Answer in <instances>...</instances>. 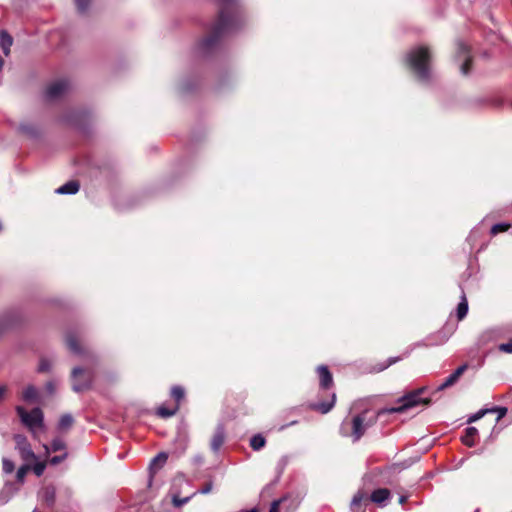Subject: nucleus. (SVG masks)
I'll return each instance as SVG.
<instances>
[{"mask_svg": "<svg viewBox=\"0 0 512 512\" xmlns=\"http://www.w3.org/2000/svg\"><path fill=\"white\" fill-rule=\"evenodd\" d=\"M212 490V483H207L203 488H201L198 492L201 494H208Z\"/></svg>", "mask_w": 512, "mask_h": 512, "instance_id": "42", "label": "nucleus"}, {"mask_svg": "<svg viewBox=\"0 0 512 512\" xmlns=\"http://www.w3.org/2000/svg\"><path fill=\"white\" fill-rule=\"evenodd\" d=\"M45 468H46V463L45 462H37L33 466V471L39 477V476H41L44 473Z\"/></svg>", "mask_w": 512, "mask_h": 512, "instance_id": "31", "label": "nucleus"}, {"mask_svg": "<svg viewBox=\"0 0 512 512\" xmlns=\"http://www.w3.org/2000/svg\"><path fill=\"white\" fill-rule=\"evenodd\" d=\"M30 469L29 465L21 466L17 471V479L18 481H23L25 475L27 474L28 470Z\"/></svg>", "mask_w": 512, "mask_h": 512, "instance_id": "36", "label": "nucleus"}, {"mask_svg": "<svg viewBox=\"0 0 512 512\" xmlns=\"http://www.w3.org/2000/svg\"><path fill=\"white\" fill-rule=\"evenodd\" d=\"M390 496V492L386 488H380L375 490L370 497V500L377 504H382L385 502Z\"/></svg>", "mask_w": 512, "mask_h": 512, "instance_id": "16", "label": "nucleus"}, {"mask_svg": "<svg viewBox=\"0 0 512 512\" xmlns=\"http://www.w3.org/2000/svg\"><path fill=\"white\" fill-rule=\"evenodd\" d=\"M5 393H6V387L5 386H0V399L3 398Z\"/></svg>", "mask_w": 512, "mask_h": 512, "instance_id": "45", "label": "nucleus"}, {"mask_svg": "<svg viewBox=\"0 0 512 512\" xmlns=\"http://www.w3.org/2000/svg\"><path fill=\"white\" fill-rule=\"evenodd\" d=\"M17 413L21 421L31 430L35 431L43 425V413L39 408H34L27 412L23 407H17Z\"/></svg>", "mask_w": 512, "mask_h": 512, "instance_id": "5", "label": "nucleus"}, {"mask_svg": "<svg viewBox=\"0 0 512 512\" xmlns=\"http://www.w3.org/2000/svg\"><path fill=\"white\" fill-rule=\"evenodd\" d=\"M456 56H457L458 60L463 61L461 68H460L461 73L463 75H468V73L470 71V64H471V57L469 55V47L463 42L458 43Z\"/></svg>", "mask_w": 512, "mask_h": 512, "instance_id": "9", "label": "nucleus"}, {"mask_svg": "<svg viewBox=\"0 0 512 512\" xmlns=\"http://www.w3.org/2000/svg\"><path fill=\"white\" fill-rule=\"evenodd\" d=\"M425 389L426 388L423 387V388H419L411 393H408L407 395L401 397L398 400V402L400 403L399 406L382 410L379 412V414H381V413H389V414L402 413V412H404L412 407H415L421 403H424V404L429 403L428 399H422L420 397L421 394H423V392L425 391Z\"/></svg>", "mask_w": 512, "mask_h": 512, "instance_id": "4", "label": "nucleus"}, {"mask_svg": "<svg viewBox=\"0 0 512 512\" xmlns=\"http://www.w3.org/2000/svg\"><path fill=\"white\" fill-rule=\"evenodd\" d=\"M509 228V225L508 224H495L492 228H491V233L493 235H496L500 232H504L506 230H508Z\"/></svg>", "mask_w": 512, "mask_h": 512, "instance_id": "33", "label": "nucleus"}, {"mask_svg": "<svg viewBox=\"0 0 512 512\" xmlns=\"http://www.w3.org/2000/svg\"><path fill=\"white\" fill-rule=\"evenodd\" d=\"M91 0H75L77 9L79 12L83 13L87 10L89 3Z\"/></svg>", "mask_w": 512, "mask_h": 512, "instance_id": "32", "label": "nucleus"}, {"mask_svg": "<svg viewBox=\"0 0 512 512\" xmlns=\"http://www.w3.org/2000/svg\"><path fill=\"white\" fill-rule=\"evenodd\" d=\"M499 350L504 353H512V339L509 340L507 343H502L499 345Z\"/></svg>", "mask_w": 512, "mask_h": 512, "instance_id": "38", "label": "nucleus"}, {"mask_svg": "<svg viewBox=\"0 0 512 512\" xmlns=\"http://www.w3.org/2000/svg\"><path fill=\"white\" fill-rule=\"evenodd\" d=\"M45 389L47 393L53 394L56 390V383L54 381H49L45 385Z\"/></svg>", "mask_w": 512, "mask_h": 512, "instance_id": "41", "label": "nucleus"}, {"mask_svg": "<svg viewBox=\"0 0 512 512\" xmlns=\"http://www.w3.org/2000/svg\"><path fill=\"white\" fill-rule=\"evenodd\" d=\"M43 448L45 449V453L48 455L51 451L57 452V451H64L66 452V443L61 438H55L53 439L51 446H48L46 444L43 445Z\"/></svg>", "mask_w": 512, "mask_h": 512, "instance_id": "15", "label": "nucleus"}, {"mask_svg": "<svg viewBox=\"0 0 512 512\" xmlns=\"http://www.w3.org/2000/svg\"><path fill=\"white\" fill-rule=\"evenodd\" d=\"M405 61L418 81L428 82L431 79V54L427 47L419 46L411 49Z\"/></svg>", "mask_w": 512, "mask_h": 512, "instance_id": "2", "label": "nucleus"}, {"mask_svg": "<svg viewBox=\"0 0 512 512\" xmlns=\"http://www.w3.org/2000/svg\"><path fill=\"white\" fill-rule=\"evenodd\" d=\"M73 390L81 392L87 389L90 385L89 374L80 367H75L72 370Z\"/></svg>", "mask_w": 512, "mask_h": 512, "instance_id": "6", "label": "nucleus"}, {"mask_svg": "<svg viewBox=\"0 0 512 512\" xmlns=\"http://www.w3.org/2000/svg\"><path fill=\"white\" fill-rule=\"evenodd\" d=\"M406 499H407V497H406V496H401V497L399 498V502H400L401 504H403V503L406 501Z\"/></svg>", "mask_w": 512, "mask_h": 512, "instance_id": "46", "label": "nucleus"}, {"mask_svg": "<svg viewBox=\"0 0 512 512\" xmlns=\"http://www.w3.org/2000/svg\"><path fill=\"white\" fill-rule=\"evenodd\" d=\"M69 84L66 80H57L51 83L46 90V97L49 100H56L66 93Z\"/></svg>", "mask_w": 512, "mask_h": 512, "instance_id": "8", "label": "nucleus"}, {"mask_svg": "<svg viewBox=\"0 0 512 512\" xmlns=\"http://www.w3.org/2000/svg\"><path fill=\"white\" fill-rule=\"evenodd\" d=\"M487 413H489L488 409H482V410L478 411L477 413H475L474 415H472L469 418L468 422L469 423L475 422V421L479 420L480 418H482Z\"/></svg>", "mask_w": 512, "mask_h": 512, "instance_id": "37", "label": "nucleus"}, {"mask_svg": "<svg viewBox=\"0 0 512 512\" xmlns=\"http://www.w3.org/2000/svg\"><path fill=\"white\" fill-rule=\"evenodd\" d=\"M265 443V438L260 434L254 435L250 440V446L255 451H258L261 448H263L265 446Z\"/></svg>", "mask_w": 512, "mask_h": 512, "instance_id": "26", "label": "nucleus"}, {"mask_svg": "<svg viewBox=\"0 0 512 512\" xmlns=\"http://www.w3.org/2000/svg\"><path fill=\"white\" fill-rule=\"evenodd\" d=\"M467 368H468L467 364H463V365L459 366L449 377H447L445 379V381L442 384H440L437 387L436 390L442 391L448 387L453 386L459 380V378L462 376V374L467 370Z\"/></svg>", "mask_w": 512, "mask_h": 512, "instance_id": "10", "label": "nucleus"}, {"mask_svg": "<svg viewBox=\"0 0 512 512\" xmlns=\"http://www.w3.org/2000/svg\"><path fill=\"white\" fill-rule=\"evenodd\" d=\"M12 44L13 38L6 31H2L0 34V46L6 56L9 55Z\"/></svg>", "mask_w": 512, "mask_h": 512, "instance_id": "17", "label": "nucleus"}, {"mask_svg": "<svg viewBox=\"0 0 512 512\" xmlns=\"http://www.w3.org/2000/svg\"><path fill=\"white\" fill-rule=\"evenodd\" d=\"M80 185L78 181L72 180L56 189L57 194L73 195L79 191Z\"/></svg>", "mask_w": 512, "mask_h": 512, "instance_id": "13", "label": "nucleus"}, {"mask_svg": "<svg viewBox=\"0 0 512 512\" xmlns=\"http://www.w3.org/2000/svg\"><path fill=\"white\" fill-rule=\"evenodd\" d=\"M219 2L221 10L218 19L213 24L210 34L197 44L200 54L209 53L221 36L234 32L242 26V15L238 11L231 10L234 0H219Z\"/></svg>", "mask_w": 512, "mask_h": 512, "instance_id": "1", "label": "nucleus"}, {"mask_svg": "<svg viewBox=\"0 0 512 512\" xmlns=\"http://www.w3.org/2000/svg\"><path fill=\"white\" fill-rule=\"evenodd\" d=\"M225 440V432L223 427L218 426L211 440V449L217 452L223 445Z\"/></svg>", "mask_w": 512, "mask_h": 512, "instance_id": "14", "label": "nucleus"}, {"mask_svg": "<svg viewBox=\"0 0 512 512\" xmlns=\"http://www.w3.org/2000/svg\"><path fill=\"white\" fill-rule=\"evenodd\" d=\"M16 448L18 449L22 459L26 462L36 460V455L32 451L31 446L27 439L22 435H15Z\"/></svg>", "mask_w": 512, "mask_h": 512, "instance_id": "7", "label": "nucleus"}, {"mask_svg": "<svg viewBox=\"0 0 512 512\" xmlns=\"http://www.w3.org/2000/svg\"><path fill=\"white\" fill-rule=\"evenodd\" d=\"M179 409V404H176L173 408L169 409V408H166L165 406H160L158 409H157V415L162 417V418H168V417H171L173 416L174 414H176V412L178 411Z\"/></svg>", "mask_w": 512, "mask_h": 512, "instance_id": "24", "label": "nucleus"}, {"mask_svg": "<svg viewBox=\"0 0 512 512\" xmlns=\"http://www.w3.org/2000/svg\"><path fill=\"white\" fill-rule=\"evenodd\" d=\"M190 498H191L190 496H187V497L181 499L178 496H174L173 503L176 507H179V506L187 503L190 500Z\"/></svg>", "mask_w": 512, "mask_h": 512, "instance_id": "40", "label": "nucleus"}, {"mask_svg": "<svg viewBox=\"0 0 512 512\" xmlns=\"http://www.w3.org/2000/svg\"><path fill=\"white\" fill-rule=\"evenodd\" d=\"M67 457H68V453H67V452H64L62 455H56V456H53V457L50 459V464H51V465H58V464H60L62 461H64Z\"/></svg>", "mask_w": 512, "mask_h": 512, "instance_id": "35", "label": "nucleus"}, {"mask_svg": "<svg viewBox=\"0 0 512 512\" xmlns=\"http://www.w3.org/2000/svg\"><path fill=\"white\" fill-rule=\"evenodd\" d=\"M336 400L335 393L332 394L331 401L330 402H321L317 404H313L312 408L321 412L322 414L328 413L334 406Z\"/></svg>", "mask_w": 512, "mask_h": 512, "instance_id": "18", "label": "nucleus"}, {"mask_svg": "<svg viewBox=\"0 0 512 512\" xmlns=\"http://www.w3.org/2000/svg\"><path fill=\"white\" fill-rule=\"evenodd\" d=\"M397 360H398L397 358H390L388 364L385 365L384 367H382L381 370H383V369L387 368L388 366L394 364L395 362H397Z\"/></svg>", "mask_w": 512, "mask_h": 512, "instance_id": "43", "label": "nucleus"}, {"mask_svg": "<svg viewBox=\"0 0 512 512\" xmlns=\"http://www.w3.org/2000/svg\"><path fill=\"white\" fill-rule=\"evenodd\" d=\"M286 501V499L276 500L271 504L269 512H279L280 506Z\"/></svg>", "mask_w": 512, "mask_h": 512, "instance_id": "39", "label": "nucleus"}, {"mask_svg": "<svg viewBox=\"0 0 512 512\" xmlns=\"http://www.w3.org/2000/svg\"><path fill=\"white\" fill-rule=\"evenodd\" d=\"M22 397L25 401L36 402L38 399V390L33 385H29L24 389Z\"/></svg>", "mask_w": 512, "mask_h": 512, "instance_id": "20", "label": "nucleus"}, {"mask_svg": "<svg viewBox=\"0 0 512 512\" xmlns=\"http://www.w3.org/2000/svg\"><path fill=\"white\" fill-rule=\"evenodd\" d=\"M2 463H3V471L5 473H12L13 472V470H14V463L11 460H9L7 458H4Z\"/></svg>", "mask_w": 512, "mask_h": 512, "instance_id": "34", "label": "nucleus"}, {"mask_svg": "<svg viewBox=\"0 0 512 512\" xmlns=\"http://www.w3.org/2000/svg\"><path fill=\"white\" fill-rule=\"evenodd\" d=\"M478 431L475 427H468L466 429L465 435L462 437V442L469 447L474 446L475 441L474 438L477 435Z\"/></svg>", "mask_w": 512, "mask_h": 512, "instance_id": "21", "label": "nucleus"}, {"mask_svg": "<svg viewBox=\"0 0 512 512\" xmlns=\"http://www.w3.org/2000/svg\"><path fill=\"white\" fill-rule=\"evenodd\" d=\"M468 312V302L464 293H462L461 301L457 306V317L462 320Z\"/></svg>", "mask_w": 512, "mask_h": 512, "instance_id": "23", "label": "nucleus"}, {"mask_svg": "<svg viewBox=\"0 0 512 512\" xmlns=\"http://www.w3.org/2000/svg\"><path fill=\"white\" fill-rule=\"evenodd\" d=\"M377 420L375 414L370 413L368 410L354 416L351 421L344 420L340 431L343 436H350L353 442L358 441Z\"/></svg>", "mask_w": 512, "mask_h": 512, "instance_id": "3", "label": "nucleus"}, {"mask_svg": "<svg viewBox=\"0 0 512 512\" xmlns=\"http://www.w3.org/2000/svg\"><path fill=\"white\" fill-rule=\"evenodd\" d=\"M185 395L184 389L181 386H174L171 389V396L176 400V404H179V402L183 399Z\"/></svg>", "mask_w": 512, "mask_h": 512, "instance_id": "27", "label": "nucleus"}, {"mask_svg": "<svg viewBox=\"0 0 512 512\" xmlns=\"http://www.w3.org/2000/svg\"><path fill=\"white\" fill-rule=\"evenodd\" d=\"M489 413H497L496 422H498L501 418H503L507 414V408L505 407H495L488 409Z\"/></svg>", "mask_w": 512, "mask_h": 512, "instance_id": "30", "label": "nucleus"}, {"mask_svg": "<svg viewBox=\"0 0 512 512\" xmlns=\"http://www.w3.org/2000/svg\"><path fill=\"white\" fill-rule=\"evenodd\" d=\"M167 454L166 453H159L156 457L153 458L151 462V466L154 467L156 465L162 466L166 460H167Z\"/></svg>", "mask_w": 512, "mask_h": 512, "instance_id": "29", "label": "nucleus"}, {"mask_svg": "<svg viewBox=\"0 0 512 512\" xmlns=\"http://www.w3.org/2000/svg\"><path fill=\"white\" fill-rule=\"evenodd\" d=\"M52 368V362L49 359L42 358L39 362L38 371L41 373L49 372Z\"/></svg>", "mask_w": 512, "mask_h": 512, "instance_id": "28", "label": "nucleus"}, {"mask_svg": "<svg viewBox=\"0 0 512 512\" xmlns=\"http://www.w3.org/2000/svg\"><path fill=\"white\" fill-rule=\"evenodd\" d=\"M368 502V496L363 491H358L351 501L352 512H360L363 505Z\"/></svg>", "mask_w": 512, "mask_h": 512, "instance_id": "12", "label": "nucleus"}, {"mask_svg": "<svg viewBox=\"0 0 512 512\" xmlns=\"http://www.w3.org/2000/svg\"><path fill=\"white\" fill-rule=\"evenodd\" d=\"M43 501L51 506L55 501V488L52 486L45 487L42 491Z\"/></svg>", "mask_w": 512, "mask_h": 512, "instance_id": "22", "label": "nucleus"}, {"mask_svg": "<svg viewBox=\"0 0 512 512\" xmlns=\"http://www.w3.org/2000/svg\"><path fill=\"white\" fill-rule=\"evenodd\" d=\"M66 344H67L68 348L70 349V351H72L73 353L80 354L82 352V350L79 346V343H78V339L74 334H72V333L67 334Z\"/></svg>", "mask_w": 512, "mask_h": 512, "instance_id": "19", "label": "nucleus"}, {"mask_svg": "<svg viewBox=\"0 0 512 512\" xmlns=\"http://www.w3.org/2000/svg\"><path fill=\"white\" fill-rule=\"evenodd\" d=\"M73 422L74 419L70 414L62 415L58 422V428L61 430H68L71 428Z\"/></svg>", "mask_w": 512, "mask_h": 512, "instance_id": "25", "label": "nucleus"}, {"mask_svg": "<svg viewBox=\"0 0 512 512\" xmlns=\"http://www.w3.org/2000/svg\"><path fill=\"white\" fill-rule=\"evenodd\" d=\"M3 64H4L3 59L0 57V71L2 70Z\"/></svg>", "mask_w": 512, "mask_h": 512, "instance_id": "47", "label": "nucleus"}, {"mask_svg": "<svg viewBox=\"0 0 512 512\" xmlns=\"http://www.w3.org/2000/svg\"><path fill=\"white\" fill-rule=\"evenodd\" d=\"M297 423V421H292L291 423L289 424H286V425H282L279 430L280 431H283L284 429H286L288 426H291V425H295Z\"/></svg>", "mask_w": 512, "mask_h": 512, "instance_id": "44", "label": "nucleus"}, {"mask_svg": "<svg viewBox=\"0 0 512 512\" xmlns=\"http://www.w3.org/2000/svg\"><path fill=\"white\" fill-rule=\"evenodd\" d=\"M317 373L320 379V386L324 389L329 388L333 384L332 374L328 370L327 366L320 365L317 368Z\"/></svg>", "mask_w": 512, "mask_h": 512, "instance_id": "11", "label": "nucleus"}]
</instances>
